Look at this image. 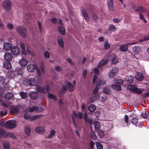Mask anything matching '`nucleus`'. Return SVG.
Masks as SVG:
<instances>
[{"label": "nucleus", "instance_id": "nucleus-1", "mask_svg": "<svg viewBox=\"0 0 149 149\" xmlns=\"http://www.w3.org/2000/svg\"><path fill=\"white\" fill-rule=\"evenodd\" d=\"M36 88L37 92L39 93L46 94L49 93L50 91V87L48 85L44 86L37 85Z\"/></svg>", "mask_w": 149, "mask_h": 149}, {"label": "nucleus", "instance_id": "nucleus-2", "mask_svg": "<svg viewBox=\"0 0 149 149\" xmlns=\"http://www.w3.org/2000/svg\"><path fill=\"white\" fill-rule=\"evenodd\" d=\"M16 30L17 32L22 37L24 38H26V30L24 27L19 26L17 28Z\"/></svg>", "mask_w": 149, "mask_h": 149}, {"label": "nucleus", "instance_id": "nucleus-3", "mask_svg": "<svg viewBox=\"0 0 149 149\" xmlns=\"http://www.w3.org/2000/svg\"><path fill=\"white\" fill-rule=\"evenodd\" d=\"M2 6L5 10L9 11L12 8V2L10 0H5L3 2Z\"/></svg>", "mask_w": 149, "mask_h": 149}, {"label": "nucleus", "instance_id": "nucleus-4", "mask_svg": "<svg viewBox=\"0 0 149 149\" xmlns=\"http://www.w3.org/2000/svg\"><path fill=\"white\" fill-rule=\"evenodd\" d=\"M137 42H132L131 43H128L126 44H122L119 47V49L120 51L124 52H125L127 51L128 49V45L130 46L131 45H133L136 43Z\"/></svg>", "mask_w": 149, "mask_h": 149}, {"label": "nucleus", "instance_id": "nucleus-5", "mask_svg": "<svg viewBox=\"0 0 149 149\" xmlns=\"http://www.w3.org/2000/svg\"><path fill=\"white\" fill-rule=\"evenodd\" d=\"M6 127L8 129H11L15 128L16 126V122L15 120H8L6 122Z\"/></svg>", "mask_w": 149, "mask_h": 149}, {"label": "nucleus", "instance_id": "nucleus-6", "mask_svg": "<svg viewBox=\"0 0 149 149\" xmlns=\"http://www.w3.org/2000/svg\"><path fill=\"white\" fill-rule=\"evenodd\" d=\"M19 107L18 105L11 106L10 108V112L12 114L15 113H18L19 112Z\"/></svg>", "mask_w": 149, "mask_h": 149}, {"label": "nucleus", "instance_id": "nucleus-7", "mask_svg": "<svg viewBox=\"0 0 149 149\" xmlns=\"http://www.w3.org/2000/svg\"><path fill=\"white\" fill-rule=\"evenodd\" d=\"M134 9L135 11L139 13H140L141 12L145 13L146 12V9L144 7L141 6H134Z\"/></svg>", "mask_w": 149, "mask_h": 149}, {"label": "nucleus", "instance_id": "nucleus-8", "mask_svg": "<svg viewBox=\"0 0 149 149\" xmlns=\"http://www.w3.org/2000/svg\"><path fill=\"white\" fill-rule=\"evenodd\" d=\"M27 83L30 86H35L37 85V81L35 78H31L27 79Z\"/></svg>", "mask_w": 149, "mask_h": 149}, {"label": "nucleus", "instance_id": "nucleus-9", "mask_svg": "<svg viewBox=\"0 0 149 149\" xmlns=\"http://www.w3.org/2000/svg\"><path fill=\"white\" fill-rule=\"evenodd\" d=\"M11 52L12 54L14 55H17L20 53L19 48L17 46L13 47L11 49Z\"/></svg>", "mask_w": 149, "mask_h": 149}, {"label": "nucleus", "instance_id": "nucleus-10", "mask_svg": "<svg viewBox=\"0 0 149 149\" xmlns=\"http://www.w3.org/2000/svg\"><path fill=\"white\" fill-rule=\"evenodd\" d=\"M118 71V69L116 68H113L111 70V72L109 74V77L110 78H113L117 73Z\"/></svg>", "mask_w": 149, "mask_h": 149}, {"label": "nucleus", "instance_id": "nucleus-11", "mask_svg": "<svg viewBox=\"0 0 149 149\" xmlns=\"http://www.w3.org/2000/svg\"><path fill=\"white\" fill-rule=\"evenodd\" d=\"M29 96L31 99L35 100L38 97V94L37 92H31L29 94Z\"/></svg>", "mask_w": 149, "mask_h": 149}, {"label": "nucleus", "instance_id": "nucleus-12", "mask_svg": "<svg viewBox=\"0 0 149 149\" xmlns=\"http://www.w3.org/2000/svg\"><path fill=\"white\" fill-rule=\"evenodd\" d=\"M12 55L9 53H6L4 55V58L7 61H11L13 59Z\"/></svg>", "mask_w": 149, "mask_h": 149}, {"label": "nucleus", "instance_id": "nucleus-13", "mask_svg": "<svg viewBox=\"0 0 149 149\" xmlns=\"http://www.w3.org/2000/svg\"><path fill=\"white\" fill-rule=\"evenodd\" d=\"M67 90V86L66 85L63 86L61 89L59 91V95L60 96H62Z\"/></svg>", "mask_w": 149, "mask_h": 149}, {"label": "nucleus", "instance_id": "nucleus-14", "mask_svg": "<svg viewBox=\"0 0 149 149\" xmlns=\"http://www.w3.org/2000/svg\"><path fill=\"white\" fill-rule=\"evenodd\" d=\"M82 14L86 21H88L89 20V18L87 14L86 10L82 8L81 9Z\"/></svg>", "mask_w": 149, "mask_h": 149}, {"label": "nucleus", "instance_id": "nucleus-15", "mask_svg": "<svg viewBox=\"0 0 149 149\" xmlns=\"http://www.w3.org/2000/svg\"><path fill=\"white\" fill-rule=\"evenodd\" d=\"M136 79L138 81H142L144 79V77L143 74L140 72L138 73L135 76Z\"/></svg>", "mask_w": 149, "mask_h": 149}, {"label": "nucleus", "instance_id": "nucleus-16", "mask_svg": "<svg viewBox=\"0 0 149 149\" xmlns=\"http://www.w3.org/2000/svg\"><path fill=\"white\" fill-rule=\"evenodd\" d=\"M36 66L32 64H30L27 66V69L28 71L30 72H33L35 70Z\"/></svg>", "mask_w": 149, "mask_h": 149}, {"label": "nucleus", "instance_id": "nucleus-17", "mask_svg": "<svg viewBox=\"0 0 149 149\" xmlns=\"http://www.w3.org/2000/svg\"><path fill=\"white\" fill-rule=\"evenodd\" d=\"M4 49L6 51H8L11 50L12 47V45L11 44L8 42H6L4 43L3 45Z\"/></svg>", "mask_w": 149, "mask_h": 149}, {"label": "nucleus", "instance_id": "nucleus-18", "mask_svg": "<svg viewBox=\"0 0 149 149\" xmlns=\"http://www.w3.org/2000/svg\"><path fill=\"white\" fill-rule=\"evenodd\" d=\"M141 115L143 118L149 119V112L147 111H145L144 112H141Z\"/></svg>", "mask_w": 149, "mask_h": 149}, {"label": "nucleus", "instance_id": "nucleus-19", "mask_svg": "<svg viewBox=\"0 0 149 149\" xmlns=\"http://www.w3.org/2000/svg\"><path fill=\"white\" fill-rule=\"evenodd\" d=\"M107 4L109 9L111 11H113V0H108L107 1Z\"/></svg>", "mask_w": 149, "mask_h": 149}, {"label": "nucleus", "instance_id": "nucleus-20", "mask_svg": "<svg viewBox=\"0 0 149 149\" xmlns=\"http://www.w3.org/2000/svg\"><path fill=\"white\" fill-rule=\"evenodd\" d=\"M111 88L113 90L117 91H120L121 90V86L115 84H112L111 86Z\"/></svg>", "mask_w": 149, "mask_h": 149}, {"label": "nucleus", "instance_id": "nucleus-21", "mask_svg": "<svg viewBox=\"0 0 149 149\" xmlns=\"http://www.w3.org/2000/svg\"><path fill=\"white\" fill-rule=\"evenodd\" d=\"M19 63L21 66L25 67L27 64V61L26 59L22 58L19 61Z\"/></svg>", "mask_w": 149, "mask_h": 149}, {"label": "nucleus", "instance_id": "nucleus-22", "mask_svg": "<svg viewBox=\"0 0 149 149\" xmlns=\"http://www.w3.org/2000/svg\"><path fill=\"white\" fill-rule=\"evenodd\" d=\"M113 81L114 83L118 85H121L123 84L124 81L122 79L115 78L113 79Z\"/></svg>", "mask_w": 149, "mask_h": 149}, {"label": "nucleus", "instance_id": "nucleus-23", "mask_svg": "<svg viewBox=\"0 0 149 149\" xmlns=\"http://www.w3.org/2000/svg\"><path fill=\"white\" fill-rule=\"evenodd\" d=\"M3 66L4 68L7 69H10L12 67V65L10 61H6L3 63Z\"/></svg>", "mask_w": 149, "mask_h": 149}, {"label": "nucleus", "instance_id": "nucleus-24", "mask_svg": "<svg viewBox=\"0 0 149 149\" xmlns=\"http://www.w3.org/2000/svg\"><path fill=\"white\" fill-rule=\"evenodd\" d=\"M133 77L132 76L130 75L125 78V82H127L128 83L131 84L133 82Z\"/></svg>", "mask_w": 149, "mask_h": 149}, {"label": "nucleus", "instance_id": "nucleus-25", "mask_svg": "<svg viewBox=\"0 0 149 149\" xmlns=\"http://www.w3.org/2000/svg\"><path fill=\"white\" fill-rule=\"evenodd\" d=\"M58 44L60 47L63 48L64 47V43L63 39L61 37H59L58 39Z\"/></svg>", "mask_w": 149, "mask_h": 149}, {"label": "nucleus", "instance_id": "nucleus-26", "mask_svg": "<svg viewBox=\"0 0 149 149\" xmlns=\"http://www.w3.org/2000/svg\"><path fill=\"white\" fill-rule=\"evenodd\" d=\"M13 96V93L10 92H7L6 93L5 95V97L6 99H12Z\"/></svg>", "mask_w": 149, "mask_h": 149}, {"label": "nucleus", "instance_id": "nucleus-27", "mask_svg": "<svg viewBox=\"0 0 149 149\" xmlns=\"http://www.w3.org/2000/svg\"><path fill=\"white\" fill-rule=\"evenodd\" d=\"M35 130L37 132L40 134H43L45 132L44 128L41 127H37L36 128Z\"/></svg>", "mask_w": 149, "mask_h": 149}, {"label": "nucleus", "instance_id": "nucleus-28", "mask_svg": "<svg viewBox=\"0 0 149 149\" xmlns=\"http://www.w3.org/2000/svg\"><path fill=\"white\" fill-rule=\"evenodd\" d=\"M7 136H9L13 138L14 139H17L16 137L14 134L9 132H5V137L6 138Z\"/></svg>", "mask_w": 149, "mask_h": 149}, {"label": "nucleus", "instance_id": "nucleus-29", "mask_svg": "<svg viewBox=\"0 0 149 149\" xmlns=\"http://www.w3.org/2000/svg\"><path fill=\"white\" fill-rule=\"evenodd\" d=\"M31 128L28 127L26 126L25 127L24 132L28 136L31 135Z\"/></svg>", "mask_w": 149, "mask_h": 149}, {"label": "nucleus", "instance_id": "nucleus-30", "mask_svg": "<svg viewBox=\"0 0 149 149\" xmlns=\"http://www.w3.org/2000/svg\"><path fill=\"white\" fill-rule=\"evenodd\" d=\"M99 97V95L98 94L94 96L91 97L89 101V102L90 103H93Z\"/></svg>", "mask_w": 149, "mask_h": 149}, {"label": "nucleus", "instance_id": "nucleus-31", "mask_svg": "<svg viewBox=\"0 0 149 149\" xmlns=\"http://www.w3.org/2000/svg\"><path fill=\"white\" fill-rule=\"evenodd\" d=\"M96 109L95 106L93 104L90 105L88 107V110L91 112L94 111Z\"/></svg>", "mask_w": 149, "mask_h": 149}, {"label": "nucleus", "instance_id": "nucleus-32", "mask_svg": "<svg viewBox=\"0 0 149 149\" xmlns=\"http://www.w3.org/2000/svg\"><path fill=\"white\" fill-rule=\"evenodd\" d=\"M136 86L133 85L129 84L127 85V89L128 90H130V91L133 92Z\"/></svg>", "mask_w": 149, "mask_h": 149}, {"label": "nucleus", "instance_id": "nucleus-33", "mask_svg": "<svg viewBox=\"0 0 149 149\" xmlns=\"http://www.w3.org/2000/svg\"><path fill=\"white\" fill-rule=\"evenodd\" d=\"M48 96L49 98L50 99H53L54 101L57 100V98L56 96L54 95L53 93H49L48 94Z\"/></svg>", "mask_w": 149, "mask_h": 149}, {"label": "nucleus", "instance_id": "nucleus-34", "mask_svg": "<svg viewBox=\"0 0 149 149\" xmlns=\"http://www.w3.org/2000/svg\"><path fill=\"white\" fill-rule=\"evenodd\" d=\"M5 131L2 128H0V140L2 137H4L5 134Z\"/></svg>", "mask_w": 149, "mask_h": 149}, {"label": "nucleus", "instance_id": "nucleus-35", "mask_svg": "<svg viewBox=\"0 0 149 149\" xmlns=\"http://www.w3.org/2000/svg\"><path fill=\"white\" fill-rule=\"evenodd\" d=\"M58 30L60 33L62 35L65 34V29L63 27L59 26L58 27Z\"/></svg>", "mask_w": 149, "mask_h": 149}, {"label": "nucleus", "instance_id": "nucleus-36", "mask_svg": "<svg viewBox=\"0 0 149 149\" xmlns=\"http://www.w3.org/2000/svg\"><path fill=\"white\" fill-rule=\"evenodd\" d=\"M133 92H134L140 95L142 93L143 91L141 89L139 88L136 87Z\"/></svg>", "mask_w": 149, "mask_h": 149}, {"label": "nucleus", "instance_id": "nucleus-37", "mask_svg": "<svg viewBox=\"0 0 149 149\" xmlns=\"http://www.w3.org/2000/svg\"><path fill=\"white\" fill-rule=\"evenodd\" d=\"M95 130L96 131H99L100 129V124L98 122H96L94 123Z\"/></svg>", "mask_w": 149, "mask_h": 149}, {"label": "nucleus", "instance_id": "nucleus-38", "mask_svg": "<svg viewBox=\"0 0 149 149\" xmlns=\"http://www.w3.org/2000/svg\"><path fill=\"white\" fill-rule=\"evenodd\" d=\"M19 95L22 99H25L27 96V93L24 92H20L19 93Z\"/></svg>", "mask_w": 149, "mask_h": 149}, {"label": "nucleus", "instance_id": "nucleus-39", "mask_svg": "<svg viewBox=\"0 0 149 149\" xmlns=\"http://www.w3.org/2000/svg\"><path fill=\"white\" fill-rule=\"evenodd\" d=\"M42 115H35L33 116L30 119V120L31 121H34L39 117H41Z\"/></svg>", "mask_w": 149, "mask_h": 149}, {"label": "nucleus", "instance_id": "nucleus-40", "mask_svg": "<svg viewBox=\"0 0 149 149\" xmlns=\"http://www.w3.org/2000/svg\"><path fill=\"white\" fill-rule=\"evenodd\" d=\"M56 133V132L53 130H51L50 134L47 136V137L48 138H52L53 136H54Z\"/></svg>", "mask_w": 149, "mask_h": 149}, {"label": "nucleus", "instance_id": "nucleus-41", "mask_svg": "<svg viewBox=\"0 0 149 149\" xmlns=\"http://www.w3.org/2000/svg\"><path fill=\"white\" fill-rule=\"evenodd\" d=\"M100 86L97 85L93 91V94L95 95L96 94L98 91L100 89Z\"/></svg>", "mask_w": 149, "mask_h": 149}, {"label": "nucleus", "instance_id": "nucleus-42", "mask_svg": "<svg viewBox=\"0 0 149 149\" xmlns=\"http://www.w3.org/2000/svg\"><path fill=\"white\" fill-rule=\"evenodd\" d=\"M138 122V119L136 118H133L131 120V123L132 124L134 125H136V127L137 125L136 124Z\"/></svg>", "mask_w": 149, "mask_h": 149}, {"label": "nucleus", "instance_id": "nucleus-43", "mask_svg": "<svg viewBox=\"0 0 149 149\" xmlns=\"http://www.w3.org/2000/svg\"><path fill=\"white\" fill-rule=\"evenodd\" d=\"M124 120L126 126H128L129 125V117L128 116L125 115L124 116Z\"/></svg>", "mask_w": 149, "mask_h": 149}, {"label": "nucleus", "instance_id": "nucleus-44", "mask_svg": "<svg viewBox=\"0 0 149 149\" xmlns=\"http://www.w3.org/2000/svg\"><path fill=\"white\" fill-rule=\"evenodd\" d=\"M133 52L135 54H138L139 53V49L138 46H135L132 48Z\"/></svg>", "mask_w": 149, "mask_h": 149}, {"label": "nucleus", "instance_id": "nucleus-45", "mask_svg": "<svg viewBox=\"0 0 149 149\" xmlns=\"http://www.w3.org/2000/svg\"><path fill=\"white\" fill-rule=\"evenodd\" d=\"M96 146L97 149H103V147L101 143L97 142L96 143Z\"/></svg>", "mask_w": 149, "mask_h": 149}, {"label": "nucleus", "instance_id": "nucleus-46", "mask_svg": "<svg viewBox=\"0 0 149 149\" xmlns=\"http://www.w3.org/2000/svg\"><path fill=\"white\" fill-rule=\"evenodd\" d=\"M106 84V81L103 79H100L99 80V84H97L99 86L104 85Z\"/></svg>", "mask_w": 149, "mask_h": 149}, {"label": "nucleus", "instance_id": "nucleus-47", "mask_svg": "<svg viewBox=\"0 0 149 149\" xmlns=\"http://www.w3.org/2000/svg\"><path fill=\"white\" fill-rule=\"evenodd\" d=\"M15 71L17 72V74L18 75H22V70L21 69L17 68Z\"/></svg>", "mask_w": 149, "mask_h": 149}, {"label": "nucleus", "instance_id": "nucleus-48", "mask_svg": "<svg viewBox=\"0 0 149 149\" xmlns=\"http://www.w3.org/2000/svg\"><path fill=\"white\" fill-rule=\"evenodd\" d=\"M40 68L41 69L42 72L44 73L45 72V65L43 63H41Z\"/></svg>", "mask_w": 149, "mask_h": 149}, {"label": "nucleus", "instance_id": "nucleus-49", "mask_svg": "<svg viewBox=\"0 0 149 149\" xmlns=\"http://www.w3.org/2000/svg\"><path fill=\"white\" fill-rule=\"evenodd\" d=\"M38 26H39V29L40 31V32L41 33H42V27L41 23L40 22V21L38 22Z\"/></svg>", "mask_w": 149, "mask_h": 149}, {"label": "nucleus", "instance_id": "nucleus-50", "mask_svg": "<svg viewBox=\"0 0 149 149\" xmlns=\"http://www.w3.org/2000/svg\"><path fill=\"white\" fill-rule=\"evenodd\" d=\"M50 53L48 51H45L44 53V56L46 58H49L50 57Z\"/></svg>", "mask_w": 149, "mask_h": 149}, {"label": "nucleus", "instance_id": "nucleus-51", "mask_svg": "<svg viewBox=\"0 0 149 149\" xmlns=\"http://www.w3.org/2000/svg\"><path fill=\"white\" fill-rule=\"evenodd\" d=\"M93 18L95 22H97L98 21V18L97 15L94 14L93 15Z\"/></svg>", "mask_w": 149, "mask_h": 149}, {"label": "nucleus", "instance_id": "nucleus-52", "mask_svg": "<svg viewBox=\"0 0 149 149\" xmlns=\"http://www.w3.org/2000/svg\"><path fill=\"white\" fill-rule=\"evenodd\" d=\"M3 146L5 149H9V144L4 142L3 144Z\"/></svg>", "mask_w": 149, "mask_h": 149}, {"label": "nucleus", "instance_id": "nucleus-53", "mask_svg": "<svg viewBox=\"0 0 149 149\" xmlns=\"http://www.w3.org/2000/svg\"><path fill=\"white\" fill-rule=\"evenodd\" d=\"M140 18L141 19H142L143 20V21L145 23H146L147 22V21L145 19V18L144 16L143 15L141 14H139Z\"/></svg>", "mask_w": 149, "mask_h": 149}, {"label": "nucleus", "instance_id": "nucleus-54", "mask_svg": "<svg viewBox=\"0 0 149 149\" xmlns=\"http://www.w3.org/2000/svg\"><path fill=\"white\" fill-rule=\"evenodd\" d=\"M86 123H88L90 125H92L93 123V120L92 118H90L86 119Z\"/></svg>", "mask_w": 149, "mask_h": 149}, {"label": "nucleus", "instance_id": "nucleus-55", "mask_svg": "<svg viewBox=\"0 0 149 149\" xmlns=\"http://www.w3.org/2000/svg\"><path fill=\"white\" fill-rule=\"evenodd\" d=\"M103 91L104 93L107 94H109L110 93V90L107 88H104L103 89Z\"/></svg>", "mask_w": 149, "mask_h": 149}, {"label": "nucleus", "instance_id": "nucleus-56", "mask_svg": "<svg viewBox=\"0 0 149 149\" xmlns=\"http://www.w3.org/2000/svg\"><path fill=\"white\" fill-rule=\"evenodd\" d=\"M91 137L93 140H96L97 138L96 134L94 132L91 133Z\"/></svg>", "mask_w": 149, "mask_h": 149}, {"label": "nucleus", "instance_id": "nucleus-57", "mask_svg": "<svg viewBox=\"0 0 149 149\" xmlns=\"http://www.w3.org/2000/svg\"><path fill=\"white\" fill-rule=\"evenodd\" d=\"M104 47L105 49H108L110 48V45L108 42H105L104 43Z\"/></svg>", "mask_w": 149, "mask_h": 149}, {"label": "nucleus", "instance_id": "nucleus-58", "mask_svg": "<svg viewBox=\"0 0 149 149\" xmlns=\"http://www.w3.org/2000/svg\"><path fill=\"white\" fill-rule=\"evenodd\" d=\"M55 68L57 72H61L62 70V68L60 66H56Z\"/></svg>", "mask_w": 149, "mask_h": 149}, {"label": "nucleus", "instance_id": "nucleus-59", "mask_svg": "<svg viewBox=\"0 0 149 149\" xmlns=\"http://www.w3.org/2000/svg\"><path fill=\"white\" fill-rule=\"evenodd\" d=\"M100 62L103 65H105L107 63V61L104 59H102L100 61Z\"/></svg>", "mask_w": 149, "mask_h": 149}, {"label": "nucleus", "instance_id": "nucleus-60", "mask_svg": "<svg viewBox=\"0 0 149 149\" xmlns=\"http://www.w3.org/2000/svg\"><path fill=\"white\" fill-rule=\"evenodd\" d=\"M118 62V60L116 58H113L111 61V63L113 64H116Z\"/></svg>", "mask_w": 149, "mask_h": 149}, {"label": "nucleus", "instance_id": "nucleus-61", "mask_svg": "<svg viewBox=\"0 0 149 149\" xmlns=\"http://www.w3.org/2000/svg\"><path fill=\"white\" fill-rule=\"evenodd\" d=\"M148 40H149V35H148V36L146 37H144L141 40V42H143Z\"/></svg>", "mask_w": 149, "mask_h": 149}, {"label": "nucleus", "instance_id": "nucleus-62", "mask_svg": "<svg viewBox=\"0 0 149 149\" xmlns=\"http://www.w3.org/2000/svg\"><path fill=\"white\" fill-rule=\"evenodd\" d=\"M95 144L93 142V141L91 140L89 146L90 148H94V146Z\"/></svg>", "mask_w": 149, "mask_h": 149}, {"label": "nucleus", "instance_id": "nucleus-63", "mask_svg": "<svg viewBox=\"0 0 149 149\" xmlns=\"http://www.w3.org/2000/svg\"><path fill=\"white\" fill-rule=\"evenodd\" d=\"M109 28L111 31H112L113 30L116 29L115 26L112 24L110 25Z\"/></svg>", "mask_w": 149, "mask_h": 149}, {"label": "nucleus", "instance_id": "nucleus-64", "mask_svg": "<svg viewBox=\"0 0 149 149\" xmlns=\"http://www.w3.org/2000/svg\"><path fill=\"white\" fill-rule=\"evenodd\" d=\"M101 100L103 102H104L106 101L107 100V97L104 95V96H102L101 97Z\"/></svg>", "mask_w": 149, "mask_h": 149}]
</instances>
